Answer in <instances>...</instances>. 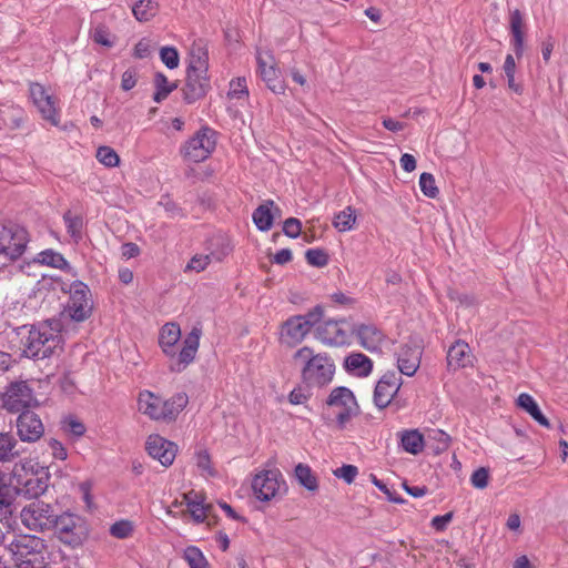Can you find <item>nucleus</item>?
I'll return each instance as SVG.
<instances>
[{
	"label": "nucleus",
	"mask_w": 568,
	"mask_h": 568,
	"mask_svg": "<svg viewBox=\"0 0 568 568\" xmlns=\"http://www.w3.org/2000/svg\"><path fill=\"white\" fill-rule=\"evenodd\" d=\"M62 323L59 318H50L31 326L18 328L21 336L22 353L33 359H44L62 347Z\"/></svg>",
	"instance_id": "obj_1"
},
{
	"label": "nucleus",
	"mask_w": 568,
	"mask_h": 568,
	"mask_svg": "<svg viewBox=\"0 0 568 568\" xmlns=\"http://www.w3.org/2000/svg\"><path fill=\"white\" fill-rule=\"evenodd\" d=\"M294 359L303 361L302 379L310 387H323L334 377L335 364L326 354H314L313 348L304 346L294 354Z\"/></svg>",
	"instance_id": "obj_2"
},
{
	"label": "nucleus",
	"mask_w": 568,
	"mask_h": 568,
	"mask_svg": "<svg viewBox=\"0 0 568 568\" xmlns=\"http://www.w3.org/2000/svg\"><path fill=\"white\" fill-rule=\"evenodd\" d=\"M358 413L359 406L353 392L347 387L339 386L332 389L327 397L323 418L327 425L335 424L338 429H344Z\"/></svg>",
	"instance_id": "obj_3"
},
{
	"label": "nucleus",
	"mask_w": 568,
	"mask_h": 568,
	"mask_svg": "<svg viewBox=\"0 0 568 568\" xmlns=\"http://www.w3.org/2000/svg\"><path fill=\"white\" fill-rule=\"evenodd\" d=\"M9 549L17 568H45L47 566V544L38 536L20 535L11 541Z\"/></svg>",
	"instance_id": "obj_4"
},
{
	"label": "nucleus",
	"mask_w": 568,
	"mask_h": 568,
	"mask_svg": "<svg viewBox=\"0 0 568 568\" xmlns=\"http://www.w3.org/2000/svg\"><path fill=\"white\" fill-rule=\"evenodd\" d=\"M51 531L64 546L77 548L83 545L89 535L87 520L74 513L58 514Z\"/></svg>",
	"instance_id": "obj_5"
},
{
	"label": "nucleus",
	"mask_w": 568,
	"mask_h": 568,
	"mask_svg": "<svg viewBox=\"0 0 568 568\" xmlns=\"http://www.w3.org/2000/svg\"><path fill=\"white\" fill-rule=\"evenodd\" d=\"M68 293L69 300L61 316L74 322L87 321L93 311V300L89 286L81 281H74L70 284Z\"/></svg>",
	"instance_id": "obj_6"
},
{
	"label": "nucleus",
	"mask_w": 568,
	"mask_h": 568,
	"mask_svg": "<svg viewBox=\"0 0 568 568\" xmlns=\"http://www.w3.org/2000/svg\"><path fill=\"white\" fill-rule=\"evenodd\" d=\"M57 516L54 506L42 500L26 505L20 513L22 525L29 530L38 532L51 531Z\"/></svg>",
	"instance_id": "obj_7"
},
{
	"label": "nucleus",
	"mask_w": 568,
	"mask_h": 568,
	"mask_svg": "<svg viewBox=\"0 0 568 568\" xmlns=\"http://www.w3.org/2000/svg\"><path fill=\"white\" fill-rule=\"evenodd\" d=\"M216 146V132L211 128L200 129L181 148V154L187 161L199 163L206 160Z\"/></svg>",
	"instance_id": "obj_8"
},
{
	"label": "nucleus",
	"mask_w": 568,
	"mask_h": 568,
	"mask_svg": "<svg viewBox=\"0 0 568 568\" xmlns=\"http://www.w3.org/2000/svg\"><path fill=\"white\" fill-rule=\"evenodd\" d=\"M29 242L28 232L18 224L0 225V255L17 260L24 253Z\"/></svg>",
	"instance_id": "obj_9"
},
{
	"label": "nucleus",
	"mask_w": 568,
	"mask_h": 568,
	"mask_svg": "<svg viewBox=\"0 0 568 568\" xmlns=\"http://www.w3.org/2000/svg\"><path fill=\"white\" fill-rule=\"evenodd\" d=\"M254 496L261 501H270L286 491L285 480L278 469L257 473L252 480Z\"/></svg>",
	"instance_id": "obj_10"
},
{
	"label": "nucleus",
	"mask_w": 568,
	"mask_h": 568,
	"mask_svg": "<svg viewBox=\"0 0 568 568\" xmlns=\"http://www.w3.org/2000/svg\"><path fill=\"white\" fill-rule=\"evenodd\" d=\"M29 93L41 118L54 126L59 125L60 110L57 106L55 98L49 94L42 84L37 82L30 83Z\"/></svg>",
	"instance_id": "obj_11"
},
{
	"label": "nucleus",
	"mask_w": 568,
	"mask_h": 568,
	"mask_svg": "<svg viewBox=\"0 0 568 568\" xmlns=\"http://www.w3.org/2000/svg\"><path fill=\"white\" fill-rule=\"evenodd\" d=\"M33 400V390L26 381L10 383L2 396L3 407L11 413L26 410Z\"/></svg>",
	"instance_id": "obj_12"
},
{
	"label": "nucleus",
	"mask_w": 568,
	"mask_h": 568,
	"mask_svg": "<svg viewBox=\"0 0 568 568\" xmlns=\"http://www.w3.org/2000/svg\"><path fill=\"white\" fill-rule=\"evenodd\" d=\"M402 377L394 371L386 372L377 382L374 389V404L383 409L387 407L402 386Z\"/></svg>",
	"instance_id": "obj_13"
},
{
	"label": "nucleus",
	"mask_w": 568,
	"mask_h": 568,
	"mask_svg": "<svg viewBox=\"0 0 568 568\" xmlns=\"http://www.w3.org/2000/svg\"><path fill=\"white\" fill-rule=\"evenodd\" d=\"M19 442L11 432H0V465L13 464L12 477L18 476V471L26 469V463H17L21 456Z\"/></svg>",
	"instance_id": "obj_14"
},
{
	"label": "nucleus",
	"mask_w": 568,
	"mask_h": 568,
	"mask_svg": "<svg viewBox=\"0 0 568 568\" xmlns=\"http://www.w3.org/2000/svg\"><path fill=\"white\" fill-rule=\"evenodd\" d=\"M17 435L24 443H34L44 434V426L40 417L29 409L22 410L17 418Z\"/></svg>",
	"instance_id": "obj_15"
},
{
	"label": "nucleus",
	"mask_w": 568,
	"mask_h": 568,
	"mask_svg": "<svg viewBox=\"0 0 568 568\" xmlns=\"http://www.w3.org/2000/svg\"><path fill=\"white\" fill-rule=\"evenodd\" d=\"M353 332L358 339V344L366 351L371 353H378L382 351L386 335L375 324H358L354 327Z\"/></svg>",
	"instance_id": "obj_16"
},
{
	"label": "nucleus",
	"mask_w": 568,
	"mask_h": 568,
	"mask_svg": "<svg viewBox=\"0 0 568 568\" xmlns=\"http://www.w3.org/2000/svg\"><path fill=\"white\" fill-rule=\"evenodd\" d=\"M145 448L148 454L159 460L164 467L173 464L176 455V445L160 435H150Z\"/></svg>",
	"instance_id": "obj_17"
},
{
	"label": "nucleus",
	"mask_w": 568,
	"mask_h": 568,
	"mask_svg": "<svg viewBox=\"0 0 568 568\" xmlns=\"http://www.w3.org/2000/svg\"><path fill=\"white\" fill-rule=\"evenodd\" d=\"M308 333L304 318L291 316L282 324L280 341L288 347H294L302 343Z\"/></svg>",
	"instance_id": "obj_18"
},
{
	"label": "nucleus",
	"mask_w": 568,
	"mask_h": 568,
	"mask_svg": "<svg viewBox=\"0 0 568 568\" xmlns=\"http://www.w3.org/2000/svg\"><path fill=\"white\" fill-rule=\"evenodd\" d=\"M201 329L193 327L190 334L183 341V347L178 355L175 363L171 364V371L182 372L189 364H191L197 353L200 346Z\"/></svg>",
	"instance_id": "obj_19"
},
{
	"label": "nucleus",
	"mask_w": 568,
	"mask_h": 568,
	"mask_svg": "<svg viewBox=\"0 0 568 568\" xmlns=\"http://www.w3.org/2000/svg\"><path fill=\"white\" fill-rule=\"evenodd\" d=\"M345 321H325L317 327V338L329 346H342L348 341L347 332L342 327Z\"/></svg>",
	"instance_id": "obj_20"
},
{
	"label": "nucleus",
	"mask_w": 568,
	"mask_h": 568,
	"mask_svg": "<svg viewBox=\"0 0 568 568\" xmlns=\"http://www.w3.org/2000/svg\"><path fill=\"white\" fill-rule=\"evenodd\" d=\"M13 478L16 479V486L19 495L28 499H37L48 489L49 477L47 474H31L28 478H26V480H22L19 474Z\"/></svg>",
	"instance_id": "obj_21"
},
{
	"label": "nucleus",
	"mask_w": 568,
	"mask_h": 568,
	"mask_svg": "<svg viewBox=\"0 0 568 568\" xmlns=\"http://www.w3.org/2000/svg\"><path fill=\"white\" fill-rule=\"evenodd\" d=\"M422 348L419 345L406 344L397 355V367L400 374L413 376L420 365Z\"/></svg>",
	"instance_id": "obj_22"
},
{
	"label": "nucleus",
	"mask_w": 568,
	"mask_h": 568,
	"mask_svg": "<svg viewBox=\"0 0 568 568\" xmlns=\"http://www.w3.org/2000/svg\"><path fill=\"white\" fill-rule=\"evenodd\" d=\"M210 87L207 73L187 71L186 82L183 88L184 100L193 103L204 97Z\"/></svg>",
	"instance_id": "obj_23"
},
{
	"label": "nucleus",
	"mask_w": 568,
	"mask_h": 568,
	"mask_svg": "<svg viewBox=\"0 0 568 568\" xmlns=\"http://www.w3.org/2000/svg\"><path fill=\"white\" fill-rule=\"evenodd\" d=\"M138 408L153 420H163V398L150 390L139 394Z\"/></svg>",
	"instance_id": "obj_24"
},
{
	"label": "nucleus",
	"mask_w": 568,
	"mask_h": 568,
	"mask_svg": "<svg viewBox=\"0 0 568 568\" xmlns=\"http://www.w3.org/2000/svg\"><path fill=\"white\" fill-rule=\"evenodd\" d=\"M219 244L221 247L217 251H212L210 254L194 255L187 263L185 271L201 272L207 267L212 260L221 262L230 253L231 247L224 239L219 240Z\"/></svg>",
	"instance_id": "obj_25"
},
{
	"label": "nucleus",
	"mask_w": 568,
	"mask_h": 568,
	"mask_svg": "<svg viewBox=\"0 0 568 568\" xmlns=\"http://www.w3.org/2000/svg\"><path fill=\"white\" fill-rule=\"evenodd\" d=\"M373 361L363 353L354 352L344 359L345 371L356 377H367L373 372Z\"/></svg>",
	"instance_id": "obj_26"
},
{
	"label": "nucleus",
	"mask_w": 568,
	"mask_h": 568,
	"mask_svg": "<svg viewBox=\"0 0 568 568\" xmlns=\"http://www.w3.org/2000/svg\"><path fill=\"white\" fill-rule=\"evenodd\" d=\"M19 491L8 480L7 474L0 470V517L8 518L13 513V504Z\"/></svg>",
	"instance_id": "obj_27"
},
{
	"label": "nucleus",
	"mask_w": 568,
	"mask_h": 568,
	"mask_svg": "<svg viewBox=\"0 0 568 568\" xmlns=\"http://www.w3.org/2000/svg\"><path fill=\"white\" fill-rule=\"evenodd\" d=\"M471 358L468 344L460 339L456 341L447 352V364L454 369L469 366Z\"/></svg>",
	"instance_id": "obj_28"
},
{
	"label": "nucleus",
	"mask_w": 568,
	"mask_h": 568,
	"mask_svg": "<svg viewBox=\"0 0 568 568\" xmlns=\"http://www.w3.org/2000/svg\"><path fill=\"white\" fill-rule=\"evenodd\" d=\"M181 338L180 326L175 323H166L163 325L159 336V344L168 356H175L174 346Z\"/></svg>",
	"instance_id": "obj_29"
},
{
	"label": "nucleus",
	"mask_w": 568,
	"mask_h": 568,
	"mask_svg": "<svg viewBox=\"0 0 568 568\" xmlns=\"http://www.w3.org/2000/svg\"><path fill=\"white\" fill-rule=\"evenodd\" d=\"M273 207L275 209V211H280V209L275 205L274 201L267 200L254 210L252 219L260 231L265 232L271 230V227L273 226Z\"/></svg>",
	"instance_id": "obj_30"
},
{
	"label": "nucleus",
	"mask_w": 568,
	"mask_h": 568,
	"mask_svg": "<svg viewBox=\"0 0 568 568\" xmlns=\"http://www.w3.org/2000/svg\"><path fill=\"white\" fill-rule=\"evenodd\" d=\"M257 71L270 90L274 93L283 92L284 85L278 78L277 70L273 64H267L260 54L257 55Z\"/></svg>",
	"instance_id": "obj_31"
},
{
	"label": "nucleus",
	"mask_w": 568,
	"mask_h": 568,
	"mask_svg": "<svg viewBox=\"0 0 568 568\" xmlns=\"http://www.w3.org/2000/svg\"><path fill=\"white\" fill-rule=\"evenodd\" d=\"M524 18L521 12L516 9L510 13V32H511V44L514 51L518 58L523 55L524 51Z\"/></svg>",
	"instance_id": "obj_32"
},
{
	"label": "nucleus",
	"mask_w": 568,
	"mask_h": 568,
	"mask_svg": "<svg viewBox=\"0 0 568 568\" xmlns=\"http://www.w3.org/2000/svg\"><path fill=\"white\" fill-rule=\"evenodd\" d=\"M187 403L189 397L183 392L174 394L169 399H163V422L175 420Z\"/></svg>",
	"instance_id": "obj_33"
},
{
	"label": "nucleus",
	"mask_w": 568,
	"mask_h": 568,
	"mask_svg": "<svg viewBox=\"0 0 568 568\" xmlns=\"http://www.w3.org/2000/svg\"><path fill=\"white\" fill-rule=\"evenodd\" d=\"M400 445L406 453L418 455L425 446L424 436L418 429L404 430L400 433Z\"/></svg>",
	"instance_id": "obj_34"
},
{
	"label": "nucleus",
	"mask_w": 568,
	"mask_h": 568,
	"mask_svg": "<svg viewBox=\"0 0 568 568\" xmlns=\"http://www.w3.org/2000/svg\"><path fill=\"white\" fill-rule=\"evenodd\" d=\"M517 404L525 409L541 426L549 427V422L539 409L536 400L527 393H523L517 398Z\"/></svg>",
	"instance_id": "obj_35"
},
{
	"label": "nucleus",
	"mask_w": 568,
	"mask_h": 568,
	"mask_svg": "<svg viewBox=\"0 0 568 568\" xmlns=\"http://www.w3.org/2000/svg\"><path fill=\"white\" fill-rule=\"evenodd\" d=\"M209 70V55L207 51L199 45L194 44L190 53V62L187 71L207 73Z\"/></svg>",
	"instance_id": "obj_36"
},
{
	"label": "nucleus",
	"mask_w": 568,
	"mask_h": 568,
	"mask_svg": "<svg viewBox=\"0 0 568 568\" xmlns=\"http://www.w3.org/2000/svg\"><path fill=\"white\" fill-rule=\"evenodd\" d=\"M132 12L136 20L149 21L158 12V2L155 0H138L132 6Z\"/></svg>",
	"instance_id": "obj_37"
},
{
	"label": "nucleus",
	"mask_w": 568,
	"mask_h": 568,
	"mask_svg": "<svg viewBox=\"0 0 568 568\" xmlns=\"http://www.w3.org/2000/svg\"><path fill=\"white\" fill-rule=\"evenodd\" d=\"M36 261L42 265L52 266L59 270H64L70 267L67 260L63 257L62 254L59 252H55L51 248L44 250L40 252L36 258Z\"/></svg>",
	"instance_id": "obj_38"
},
{
	"label": "nucleus",
	"mask_w": 568,
	"mask_h": 568,
	"mask_svg": "<svg viewBox=\"0 0 568 568\" xmlns=\"http://www.w3.org/2000/svg\"><path fill=\"white\" fill-rule=\"evenodd\" d=\"M295 477L307 490L315 491L318 488L316 476L313 474L311 467L305 464H298L295 467Z\"/></svg>",
	"instance_id": "obj_39"
},
{
	"label": "nucleus",
	"mask_w": 568,
	"mask_h": 568,
	"mask_svg": "<svg viewBox=\"0 0 568 568\" xmlns=\"http://www.w3.org/2000/svg\"><path fill=\"white\" fill-rule=\"evenodd\" d=\"M355 222V211L347 206L334 216L333 225L338 232H347L354 227Z\"/></svg>",
	"instance_id": "obj_40"
},
{
	"label": "nucleus",
	"mask_w": 568,
	"mask_h": 568,
	"mask_svg": "<svg viewBox=\"0 0 568 568\" xmlns=\"http://www.w3.org/2000/svg\"><path fill=\"white\" fill-rule=\"evenodd\" d=\"M63 221L68 234L74 240V242H79L82 239L83 219L80 215L72 214L71 211H68L63 214Z\"/></svg>",
	"instance_id": "obj_41"
},
{
	"label": "nucleus",
	"mask_w": 568,
	"mask_h": 568,
	"mask_svg": "<svg viewBox=\"0 0 568 568\" xmlns=\"http://www.w3.org/2000/svg\"><path fill=\"white\" fill-rule=\"evenodd\" d=\"M154 83L156 91L153 95V100L158 103L166 99V97L175 89V85L170 84L168 78L161 72L155 74Z\"/></svg>",
	"instance_id": "obj_42"
},
{
	"label": "nucleus",
	"mask_w": 568,
	"mask_h": 568,
	"mask_svg": "<svg viewBox=\"0 0 568 568\" xmlns=\"http://www.w3.org/2000/svg\"><path fill=\"white\" fill-rule=\"evenodd\" d=\"M184 559L189 564L190 568H207V561L197 547H187L184 550Z\"/></svg>",
	"instance_id": "obj_43"
},
{
	"label": "nucleus",
	"mask_w": 568,
	"mask_h": 568,
	"mask_svg": "<svg viewBox=\"0 0 568 568\" xmlns=\"http://www.w3.org/2000/svg\"><path fill=\"white\" fill-rule=\"evenodd\" d=\"M193 518V520L197 524L204 523L207 516L212 511V505L205 503V498L202 501H196L190 504V508L187 509Z\"/></svg>",
	"instance_id": "obj_44"
},
{
	"label": "nucleus",
	"mask_w": 568,
	"mask_h": 568,
	"mask_svg": "<svg viewBox=\"0 0 568 568\" xmlns=\"http://www.w3.org/2000/svg\"><path fill=\"white\" fill-rule=\"evenodd\" d=\"M419 187L423 194L429 199H435L439 190L436 186V181L433 174L424 172L419 176Z\"/></svg>",
	"instance_id": "obj_45"
},
{
	"label": "nucleus",
	"mask_w": 568,
	"mask_h": 568,
	"mask_svg": "<svg viewBox=\"0 0 568 568\" xmlns=\"http://www.w3.org/2000/svg\"><path fill=\"white\" fill-rule=\"evenodd\" d=\"M97 159L100 163L108 168H114L120 162L118 153L112 148L106 145L100 146L97 150Z\"/></svg>",
	"instance_id": "obj_46"
},
{
	"label": "nucleus",
	"mask_w": 568,
	"mask_h": 568,
	"mask_svg": "<svg viewBox=\"0 0 568 568\" xmlns=\"http://www.w3.org/2000/svg\"><path fill=\"white\" fill-rule=\"evenodd\" d=\"M133 530H134V526H133L132 521L125 520V519L115 521L110 527L111 536L119 538V539L129 538L133 534Z\"/></svg>",
	"instance_id": "obj_47"
},
{
	"label": "nucleus",
	"mask_w": 568,
	"mask_h": 568,
	"mask_svg": "<svg viewBox=\"0 0 568 568\" xmlns=\"http://www.w3.org/2000/svg\"><path fill=\"white\" fill-rule=\"evenodd\" d=\"M91 37L93 41L98 44L104 45V47H112L113 44V36L109 31V29L102 24H99L93 28Z\"/></svg>",
	"instance_id": "obj_48"
},
{
	"label": "nucleus",
	"mask_w": 568,
	"mask_h": 568,
	"mask_svg": "<svg viewBox=\"0 0 568 568\" xmlns=\"http://www.w3.org/2000/svg\"><path fill=\"white\" fill-rule=\"evenodd\" d=\"M307 263L312 266L324 267L328 263V255L321 248H310L305 253Z\"/></svg>",
	"instance_id": "obj_49"
},
{
	"label": "nucleus",
	"mask_w": 568,
	"mask_h": 568,
	"mask_svg": "<svg viewBox=\"0 0 568 568\" xmlns=\"http://www.w3.org/2000/svg\"><path fill=\"white\" fill-rule=\"evenodd\" d=\"M161 61L169 68L175 69L179 67L180 58L179 52L174 47H163L160 50Z\"/></svg>",
	"instance_id": "obj_50"
},
{
	"label": "nucleus",
	"mask_w": 568,
	"mask_h": 568,
	"mask_svg": "<svg viewBox=\"0 0 568 568\" xmlns=\"http://www.w3.org/2000/svg\"><path fill=\"white\" fill-rule=\"evenodd\" d=\"M229 95L233 99H242L248 95L246 78H236L230 82Z\"/></svg>",
	"instance_id": "obj_51"
},
{
	"label": "nucleus",
	"mask_w": 568,
	"mask_h": 568,
	"mask_svg": "<svg viewBox=\"0 0 568 568\" xmlns=\"http://www.w3.org/2000/svg\"><path fill=\"white\" fill-rule=\"evenodd\" d=\"M2 121L4 124L14 123V126H19L23 120V110L16 106H9L6 110L1 111Z\"/></svg>",
	"instance_id": "obj_52"
},
{
	"label": "nucleus",
	"mask_w": 568,
	"mask_h": 568,
	"mask_svg": "<svg viewBox=\"0 0 568 568\" xmlns=\"http://www.w3.org/2000/svg\"><path fill=\"white\" fill-rule=\"evenodd\" d=\"M489 471L485 467L476 469L470 476V483L475 488L484 489L488 486Z\"/></svg>",
	"instance_id": "obj_53"
},
{
	"label": "nucleus",
	"mask_w": 568,
	"mask_h": 568,
	"mask_svg": "<svg viewBox=\"0 0 568 568\" xmlns=\"http://www.w3.org/2000/svg\"><path fill=\"white\" fill-rule=\"evenodd\" d=\"M334 475L345 480V483L352 484L358 475V468L354 465H343L334 470Z\"/></svg>",
	"instance_id": "obj_54"
},
{
	"label": "nucleus",
	"mask_w": 568,
	"mask_h": 568,
	"mask_svg": "<svg viewBox=\"0 0 568 568\" xmlns=\"http://www.w3.org/2000/svg\"><path fill=\"white\" fill-rule=\"evenodd\" d=\"M302 230V223L298 219L288 217L283 224V232L285 235L292 239L300 236Z\"/></svg>",
	"instance_id": "obj_55"
},
{
	"label": "nucleus",
	"mask_w": 568,
	"mask_h": 568,
	"mask_svg": "<svg viewBox=\"0 0 568 568\" xmlns=\"http://www.w3.org/2000/svg\"><path fill=\"white\" fill-rule=\"evenodd\" d=\"M160 204L164 207L168 216L171 219L183 217L185 215L182 207H180L170 197H162Z\"/></svg>",
	"instance_id": "obj_56"
},
{
	"label": "nucleus",
	"mask_w": 568,
	"mask_h": 568,
	"mask_svg": "<svg viewBox=\"0 0 568 568\" xmlns=\"http://www.w3.org/2000/svg\"><path fill=\"white\" fill-rule=\"evenodd\" d=\"M324 314V310L321 305H316L313 310H311L305 315H295V317H302L305 322H307V329L311 328L322 318Z\"/></svg>",
	"instance_id": "obj_57"
},
{
	"label": "nucleus",
	"mask_w": 568,
	"mask_h": 568,
	"mask_svg": "<svg viewBox=\"0 0 568 568\" xmlns=\"http://www.w3.org/2000/svg\"><path fill=\"white\" fill-rule=\"evenodd\" d=\"M63 427L68 433L77 437H80L85 433V426L83 423L72 417L64 420Z\"/></svg>",
	"instance_id": "obj_58"
},
{
	"label": "nucleus",
	"mask_w": 568,
	"mask_h": 568,
	"mask_svg": "<svg viewBox=\"0 0 568 568\" xmlns=\"http://www.w3.org/2000/svg\"><path fill=\"white\" fill-rule=\"evenodd\" d=\"M449 297L452 301L457 302L460 306L464 307H474L477 304L476 297L469 294L452 292L449 293Z\"/></svg>",
	"instance_id": "obj_59"
},
{
	"label": "nucleus",
	"mask_w": 568,
	"mask_h": 568,
	"mask_svg": "<svg viewBox=\"0 0 568 568\" xmlns=\"http://www.w3.org/2000/svg\"><path fill=\"white\" fill-rule=\"evenodd\" d=\"M138 72L135 69H128L122 74L121 88L124 91L133 89L136 84Z\"/></svg>",
	"instance_id": "obj_60"
},
{
	"label": "nucleus",
	"mask_w": 568,
	"mask_h": 568,
	"mask_svg": "<svg viewBox=\"0 0 568 568\" xmlns=\"http://www.w3.org/2000/svg\"><path fill=\"white\" fill-rule=\"evenodd\" d=\"M453 514L447 513L443 516H435L432 519V527L437 531H443L446 529L447 525L452 521Z\"/></svg>",
	"instance_id": "obj_61"
},
{
	"label": "nucleus",
	"mask_w": 568,
	"mask_h": 568,
	"mask_svg": "<svg viewBox=\"0 0 568 568\" xmlns=\"http://www.w3.org/2000/svg\"><path fill=\"white\" fill-rule=\"evenodd\" d=\"M49 446L52 449V455L55 459L64 460L68 456L67 449L57 439H50Z\"/></svg>",
	"instance_id": "obj_62"
},
{
	"label": "nucleus",
	"mask_w": 568,
	"mask_h": 568,
	"mask_svg": "<svg viewBox=\"0 0 568 568\" xmlns=\"http://www.w3.org/2000/svg\"><path fill=\"white\" fill-rule=\"evenodd\" d=\"M400 166L406 172H413L416 169V159L408 153H404L399 159Z\"/></svg>",
	"instance_id": "obj_63"
},
{
	"label": "nucleus",
	"mask_w": 568,
	"mask_h": 568,
	"mask_svg": "<svg viewBox=\"0 0 568 568\" xmlns=\"http://www.w3.org/2000/svg\"><path fill=\"white\" fill-rule=\"evenodd\" d=\"M293 257L292 251L290 248H282L276 252L273 257V262L280 265L288 263Z\"/></svg>",
	"instance_id": "obj_64"
}]
</instances>
